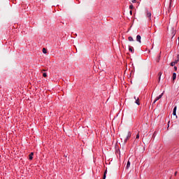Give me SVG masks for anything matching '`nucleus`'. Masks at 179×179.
Masks as SVG:
<instances>
[{
    "instance_id": "nucleus-1",
    "label": "nucleus",
    "mask_w": 179,
    "mask_h": 179,
    "mask_svg": "<svg viewBox=\"0 0 179 179\" xmlns=\"http://www.w3.org/2000/svg\"><path fill=\"white\" fill-rule=\"evenodd\" d=\"M131 134L130 133V131H127V132L122 134V138L124 141V143H127V141H128V139H129V138H131Z\"/></svg>"
},
{
    "instance_id": "nucleus-2",
    "label": "nucleus",
    "mask_w": 179,
    "mask_h": 179,
    "mask_svg": "<svg viewBox=\"0 0 179 179\" xmlns=\"http://www.w3.org/2000/svg\"><path fill=\"white\" fill-rule=\"evenodd\" d=\"M162 97H163V93L161 94L159 96H157L153 102V104H155V103H156V101H157V100H160V99H162Z\"/></svg>"
},
{
    "instance_id": "nucleus-3",
    "label": "nucleus",
    "mask_w": 179,
    "mask_h": 179,
    "mask_svg": "<svg viewBox=\"0 0 179 179\" xmlns=\"http://www.w3.org/2000/svg\"><path fill=\"white\" fill-rule=\"evenodd\" d=\"M173 115H175L177 118V106H175L173 108Z\"/></svg>"
},
{
    "instance_id": "nucleus-4",
    "label": "nucleus",
    "mask_w": 179,
    "mask_h": 179,
    "mask_svg": "<svg viewBox=\"0 0 179 179\" xmlns=\"http://www.w3.org/2000/svg\"><path fill=\"white\" fill-rule=\"evenodd\" d=\"M141 35H137L136 41H138L140 43H142V41H141Z\"/></svg>"
},
{
    "instance_id": "nucleus-5",
    "label": "nucleus",
    "mask_w": 179,
    "mask_h": 179,
    "mask_svg": "<svg viewBox=\"0 0 179 179\" xmlns=\"http://www.w3.org/2000/svg\"><path fill=\"white\" fill-rule=\"evenodd\" d=\"M129 51H130V52L134 54L135 50H134V48L132 46H129Z\"/></svg>"
},
{
    "instance_id": "nucleus-6",
    "label": "nucleus",
    "mask_w": 179,
    "mask_h": 179,
    "mask_svg": "<svg viewBox=\"0 0 179 179\" xmlns=\"http://www.w3.org/2000/svg\"><path fill=\"white\" fill-rule=\"evenodd\" d=\"M147 17H152V13L149 10H147Z\"/></svg>"
},
{
    "instance_id": "nucleus-7",
    "label": "nucleus",
    "mask_w": 179,
    "mask_h": 179,
    "mask_svg": "<svg viewBox=\"0 0 179 179\" xmlns=\"http://www.w3.org/2000/svg\"><path fill=\"white\" fill-rule=\"evenodd\" d=\"M131 167V162L129 161L127 162L126 169H128Z\"/></svg>"
},
{
    "instance_id": "nucleus-8",
    "label": "nucleus",
    "mask_w": 179,
    "mask_h": 179,
    "mask_svg": "<svg viewBox=\"0 0 179 179\" xmlns=\"http://www.w3.org/2000/svg\"><path fill=\"white\" fill-rule=\"evenodd\" d=\"M177 78V74L176 73H173V82H174V80L176 79Z\"/></svg>"
},
{
    "instance_id": "nucleus-9",
    "label": "nucleus",
    "mask_w": 179,
    "mask_h": 179,
    "mask_svg": "<svg viewBox=\"0 0 179 179\" xmlns=\"http://www.w3.org/2000/svg\"><path fill=\"white\" fill-rule=\"evenodd\" d=\"M34 155V153L31 152L29 155V160H33V155Z\"/></svg>"
},
{
    "instance_id": "nucleus-10",
    "label": "nucleus",
    "mask_w": 179,
    "mask_h": 179,
    "mask_svg": "<svg viewBox=\"0 0 179 179\" xmlns=\"http://www.w3.org/2000/svg\"><path fill=\"white\" fill-rule=\"evenodd\" d=\"M128 40L129 41H134V38H132V36H129Z\"/></svg>"
},
{
    "instance_id": "nucleus-11",
    "label": "nucleus",
    "mask_w": 179,
    "mask_h": 179,
    "mask_svg": "<svg viewBox=\"0 0 179 179\" xmlns=\"http://www.w3.org/2000/svg\"><path fill=\"white\" fill-rule=\"evenodd\" d=\"M106 174H107V170H106L105 172H104V173H103V179H106Z\"/></svg>"
},
{
    "instance_id": "nucleus-12",
    "label": "nucleus",
    "mask_w": 179,
    "mask_h": 179,
    "mask_svg": "<svg viewBox=\"0 0 179 179\" xmlns=\"http://www.w3.org/2000/svg\"><path fill=\"white\" fill-rule=\"evenodd\" d=\"M43 54H47V49H45V48H43Z\"/></svg>"
},
{
    "instance_id": "nucleus-13",
    "label": "nucleus",
    "mask_w": 179,
    "mask_h": 179,
    "mask_svg": "<svg viewBox=\"0 0 179 179\" xmlns=\"http://www.w3.org/2000/svg\"><path fill=\"white\" fill-rule=\"evenodd\" d=\"M136 103L138 104V106H139V98H137V99H136Z\"/></svg>"
},
{
    "instance_id": "nucleus-14",
    "label": "nucleus",
    "mask_w": 179,
    "mask_h": 179,
    "mask_svg": "<svg viewBox=\"0 0 179 179\" xmlns=\"http://www.w3.org/2000/svg\"><path fill=\"white\" fill-rule=\"evenodd\" d=\"M176 65V64L174 63V62H172L171 63V66H174Z\"/></svg>"
},
{
    "instance_id": "nucleus-15",
    "label": "nucleus",
    "mask_w": 179,
    "mask_h": 179,
    "mask_svg": "<svg viewBox=\"0 0 179 179\" xmlns=\"http://www.w3.org/2000/svg\"><path fill=\"white\" fill-rule=\"evenodd\" d=\"M43 78H47V73H43Z\"/></svg>"
},
{
    "instance_id": "nucleus-16",
    "label": "nucleus",
    "mask_w": 179,
    "mask_h": 179,
    "mask_svg": "<svg viewBox=\"0 0 179 179\" xmlns=\"http://www.w3.org/2000/svg\"><path fill=\"white\" fill-rule=\"evenodd\" d=\"M160 61V55L158 56V59H157V62H159Z\"/></svg>"
},
{
    "instance_id": "nucleus-17",
    "label": "nucleus",
    "mask_w": 179,
    "mask_h": 179,
    "mask_svg": "<svg viewBox=\"0 0 179 179\" xmlns=\"http://www.w3.org/2000/svg\"><path fill=\"white\" fill-rule=\"evenodd\" d=\"M158 75H159V80H160V78H162V72H159V73H158Z\"/></svg>"
},
{
    "instance_id": "nucleus-18",
    "label": "nucleus",
    "mask_w": 179,
    "mask_h": 179,
    "mask_svg": "<svg viewBox=\"0 0 179 179\" xmlns=\"http://www.w3.org/2000/svg\"><path fill=\"white\" fill-rule=\"evenodd\" d=\"M129 9H134V6L133 5H130L129 6Z\"/></svg>"
},
{
    "instance_id": "nucleus-19",
    "label": "nucleus",
    "mask_w": 179,
    "mask_h": 179,
    "mask_svg": "<svg viewBox=\"0 0 179 179\" xmlns=\"http://www.w3.org/2000/svg\"><path fill=\"white\" fill-rule=\"evenodd\" d=\"M136 139H139V134H138L136 135Z\"/></svg>"
},
{
    "instance_id": "nucleus-20",
    "label": "nucleus",
    "mask_w": 179,
    "mask_h": 179,
    "mask_svg": "<svg viewBox=\"0 0 179 179\" xmlns=\"http://www.w3.org/2000/svg\"><path fill=\"white\" fill-rule=\"evenodd\" d=\"M178 59L176 60L175 62H173L175 64H178Z\"/></svg>"
},
{
    "instance_id": "nucleus-21",
    "label": "nucleus",
    "mask_w": 179,
    "mask_h": 179,
    "mask_svg": "<svg viewBox=\"0 0 179 179\" xmlns=\"http://www.w3.org/2000/svg\"><path fill=\"white\" fill-rule=\"evenodd\" d=\"M171 1H172V0H170L169 8H171Z\"/></svg>"
},
{
    "instance_id": "nucleus-22",
    "label": "nucleus",
    "mask_w": 179,
    "mask_h": 179,
    "mask_svg": "<svg viewBox=\"0 0 179 179\" xmlns=\"http://www.w3.org/2000/svg\"><path fill=\"white\" fill-rule=\"evenodd\" d=\"M131 2H132L133 3H135V2H136V0H132Z\"/></svg>"
},
{
    "instance_id": "nucleus-23",
    "label": "nucleus",
    "mask_w": 179,
    "mask_h": 179,
    "mask_svg": "<svg viewBox=\"0 0 179 179\" xmlns=\"http://www.w3.org/2000/svg\"><path fill=\"white\" fill-rule=\"evenodd\" d=\"M175 71H177V66H174Z\"/></svg>"
},
{
    "instance_id": "nucleus-24",
    "label": "nucleus",
    "mask_w": 179,
    "mask_h": 179,
    "mask_svg": "<svg viewBox=\"0 0 179 179\" xmlns=\"http://www.w3.org/2000/svg\"><path fill=\"white\" fill-rule=\"evenodd\" d=\"M129 13L130 15H132V10H130Z\"/></svg>"
},
{
    "instance_id": "nucleus-25",
    "label": "nucleus",
    "mask_w": 179,
    "mask_h": 179,
    "mask_svg": "<svg viewBox=\"0 0 179 179\" xmlns=\"http://www.w3.org/2000/svg\"><path fill=\"white\" fill-rule=\"evenodd\" d=\"M177 59H178V61H179V55H178V56H177Z\"/></svg>"
},
{
    "instance_id": "nucleus-26",
    "label": "nucleus",
    "mask_w": 179,
    "mask_h": 179,
    "mask_svg": "<svg viewBox=\"0 0 179 179\" xmlns=\"http://www.w3.org/2000/svg\"><path fill=\"white\" fill-rule=\"evenodd\" d=\"M135 100H137L136 96H134Z\"/></svg>"
},
{
    "instance_id": "nucleus-27",
    "label": "nucleus",
    "mask_w": 179,
    "mask_h": 179,
    "mask_svg": "<svg viewBox=\"0 0 179 179\" xmlns=\"http://www.w3.org/2000/svg\"><path fill=\"white\" fill-rule=\"evenodd\" d=\"M175 176H177V172L175 173Z\"/></svg>"
},
{
    "instance_id": "nucleus-28",
    "label": "nucleus",
    "mask_w": 179,
    "mask_h": 179,
    "mask_svg": "<svg viewBox=\"0 0 179 179\" xmlns=\"http://www.w3.org/2000/svg\"><path fill=\"white\" fill-rule=\"evenodd\" d=\"M178 41H179V37H178ZM178 44H179V42H178Z\"/></svg>"
}]
</instances>
